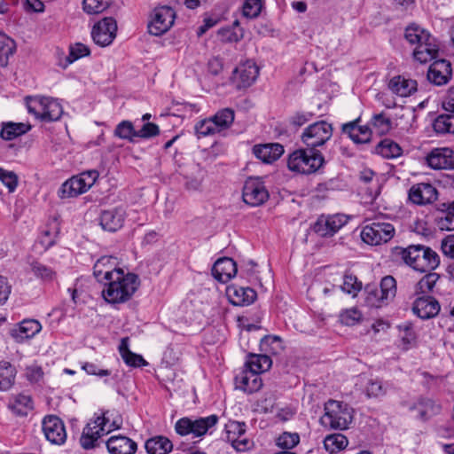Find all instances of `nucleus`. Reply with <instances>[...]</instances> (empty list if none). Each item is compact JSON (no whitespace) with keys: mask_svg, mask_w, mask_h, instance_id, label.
Listing matches in <instances>:
<instances>
[{"mask_svg":"<svg viewBox=\"0 0 454 454\" xmlns=\"http://www.w3.org/2000/svg\"><path fill=\"white\" fill-rule=\"evenodd\" d=\"M390 260L397 264H405L414 270L427 272L440 264L439 254L431 247L417 244L406 247H394L390 249Z\"/></svg>","mask_w":454,"mask_h":454,"instance_id":"f257e3e1","label":"nucleus"},{"mask_svg":"<svg viewBox=\"0 0 454 454\" xmlns=\"http://www.w3.org/2000/svg\"><path fill=\"white\" fill-rule=\"evenodd\" d=\"M102 296L108 303H123L129 301L140 286L137 274L119 269L104 283Z\"/></svg>","mask_w":454,"mask_h":454,"instance_id":"f03ea898","label":"nucleus"},{"mask_svg":"<svg viewBox=\"0 0 454 454\" xmlns=\"http://www.w3.org/2000/svg\"><path fill=\"white\" fill-rule=\"evenodd\" d=\"M404 37L411 44H416L413 57L419 63H427L437 57L439 45L434 37L419 26L415 24L408 26Z\"/></svg>","mask_w":454,"mask_h":454,"instance_id":"7ed1b4c3","label":"nucleus"},{"mask_svg":"<svg viewBox=\"0 0 454 454\" xmlns=\"http://www.w3.org/2000/svg\"><path fill=\"white\" fill-rule=\"evenodd\" d=\"M325 164V158L317 149H298L287 160L288 168L296 173L309 175L317 172Z\"/></svg>","mask_w":454,"mask_h":454,"instance_id":"20e7f679","label":"nucleus"},{"mask_svg":"<svg viewBox=\"0 0 454 454\" xmlns=\"http://www.w3.org/2000/svg\"><path fill=\"white\" fill-rule=\"evenodd\" d=\"M353 420L352 410L347 403L329 400L325 405V414L320 418L321 425L328 429L345 430Z\"/></svg>","mask_w":454,"mask_h":454,"instance_id":"39448f33","label":"nucleus"},{"mask_svg":"<svg viewBox=\"0 0 454 454\" xmlns=\"http://www.w3.org/2000/svg\"><path fill=\"white\" fill-rule=\"evenodd\" d=\"M364 301L372 308H380L387 305L396 294V281L388 275L382 278L380 286L367 284L364 286Z\"/></svg>","mask_w":454,"mask_h":454,"instance_id":"423d86ee","label":"nucleus"},{"mask_svg":"<svg viewBox=\"0 0 454 454\" xmlns=\"http://www.w3.org/2000/svg\"><path fill=\"white\" fill-rule=\"evenodd\" d=\"M98 176L99 174L95 169L83 171L77 176H72L63 183L59 188V198H74L86 192L95 184Z\"/></svg>","mask_w":454,"mask_h":454,"instance_id":"0eeeda50","label":"nucleus"},{"mask_svg":"<svg viewBox=\"0 0 454 454\" xmlns=\"http://www.w3.org/2000/svg\"><path fill=\"white\" fill-rule=\"evenodd\" d=\"M395 234V229L390 223L374 221L366 224L361 231L362 240L370 246H380L390 241Z\"/></svg>","mask_w":454,"mask_h":454,"instance_id":"6e6552de","label":"nucleus"},{"mask_svg":"<svg viewBox=\"0 0 454 454\" xmlns=\"http://www.w3.org/2000/svg\"><path fill=\"white\" fill-rule=\"evenodd\" d=\"M217 422L218 417L214 414L195 419L184 417L176 422L175 429L180 435L192 434L194 437H201L205 435L211 427H215Z\"/></svg>","mask_w":454,"mask_h":454,"instance_id":"1a4fd4ad","label":"nucleus"},{"mask_svg":"<svg viewBox=\"0 0 454 454\" xmlns=\"http://www.w3.org/2000/svg\"><path fill=\"white\" fill-rule=\"evenodd\" d=\"M107 419L104 414H95L82 430L80 438L81 446L85 450L95 448L98 444V439L107 434L112 429L107 427Z\"/></svg>","mask_w":454,"mask_h":454,"instance_id":"9d476101","label":"nucleus"},{"mask_svg":"<svg viewBox=\"0 0 454 454\" xmlns=\"http://www.w3.org/2000/svg\"><path fill=\"white\" fill-rule=\"evenodd\" d=\"M332 136V124L325 121H319L308 126L301 138L308 148L316 149V147L325 145Z\"/></svg>","mask_w":454,"mask_h":454,"instance_id":"9b49d317","label":"nucleus"},{"mask_svg":"<svg viewBox=\"0 0 454 454\" xmlns=\"http://www.w3.org/2000/svg\"><path fill=\"white\" fill-rule=\"evenodd\" d=\"M349 220L345 214L321 215L312 225V231L322 238H330L337 233Z\"/></svg>","mask_w":454,"mask_h":454,"instance_id":"f8f14e48","label":"nucleus"},{"mask_svg":"<svg viewBox=\"0 0 454 454\" xmlns=\"http://www.w3.org/2000/svg\"><path fill=\"white\" fill-rule=\"evenodd\" d=\"M269 192L259 177H249L246 180L243 191V201L251 207H259L269 199Z\"/></svg>","mask_w":454,"mask_h":454,"instance_id":"ddd939ff","label":"nucleus"},{"mask_svg":"<svg viewBox=\"0 0 454 454\" xmlns=\"http://www.w3.org/2000/svg\"><path fill=\"white\" fill-rule=\"evenodd\" d=\"M175 11L169 6H160L154 9L148 31L151 35L159 36L166 33L174 24Z\"/></svg>","mask_w":454,"mask_h":454,"instance_id":"4468645a","label":"nucleus"},{"mask_svg":"<svg viewBox=\"0 0 454 454\" xmlns=\"http://www.w3.org/2000/svg\"><path fill=\"white\" fill-rule=\"evenodd\" d=\"M116 33V20L113 17H105L93 26L91 36L96 44L106 47L113 43Z\"/></svg>","mask_w":454,"mask_h":454,"instance_id":"2eb2a0df","label":"nucleus"},{"mask_svg":"<svg viewBox=\"0 0 454 454\" xmlns=\"http://www.w3.org/2000/svg\"><path fill=\"white\" fill-rule=\"evenodd\" d=\"M43 431L46 439L52 444L61 445L67 440L64 422L57 416L49 415L43 419Z\"/></svg>","mask_w":454,"mask_h":454,"instance_id":"dca6fc26","label":"nucleus"},{"mask_svg":"<svg viewBox=\"0 0 454 454\" xmlns=\"http://www.w3.org/2000/svg\"><path fill=\"white\" fill-rule=\"evenodd\" d=\"M426 161L433 169H452L454 151L449 147L434 148L427 153Z\"/></svg>","mask_w":454,"mask_h":454,"instance_id":"f3484780","label":"nucleus"},{"mask_svg":"<svg viewBox=\"0 0 454 454\" xmlns=\"http://www.w3.org/2000/svg\"><path fill=\"white\" fill-rule=\"evenodd\" d=\"M125 218L126 211L118 207L103 210L99 215L98 222L104 231L115 232L123 226Z\"/></svg>","mask_w":454,"mask_h":454,"instance_id":"a211bd4d","label":"nucleus"},{"mask_svg":"<svg viewBox=\"0 0 454 454\" xmlns=\"http://www.w3.org/2000/svg\"><path fill=\"white\" fill-rule=\"evenodd\" d=\"M452 75L451 64L446 59L434 60L427 71V80L436 85L442 86L449 82Z\"/></svg>","mask_w":454,"mask_h":454,"instance_id":"6ab92c4d","label":"nucleus"},{"mask_svg":"<svg viewBox=\"0 0 454 454\" xmlns=\"http://www.w3.org/2000/svg\"><path fill=\"white\" fill-rule=\"evenodd\" d=\"M8 410L15 417H27L35 408L34 400L30 395L19 393L12 395L7 403Z\"/></svg>","mask_w":454,"mask_h":454,"instance_id":"aec40b11","label":"nucleus"},{"mask_svg":"<svg viewBox=\"0 0 454 454\" xmlns=\"http://www.w3.org/2000/svg\"><path fill=\"white\" fill-rule=\"evenodd\" d=\"M437 190L428 183L416 184L409 191V199L417 205L431 204L437 200Z\"/></svg>","mask_w":454,"mask_h":454,"instance_id":"412c9836","label":"nucleus"},{"mask_svg":"<svg viewBox=\"0 0 454 454\" xmlns=\"http://www.w3.org/2000/svg\"><path fill=\"white\" fill-rule=\"evenodd\" d=\"M234 381L237 389L247 394L257 392L262 387L261 376L247 367L235 376Z\"/></svg>","mask_w":454,"mask_h":454,"instance_id":"4be33fe9","label":"nucleus"},{"mask_svg":"<svg viewBox=\"0 0 454 454\" xmlns=\"http://www.w3.org/2000/svg\"><path fill=\"white\" fill-rule=\"evenodd\" d=\"M408 409L411 411H417L416 419L426 422L440 412L441 406L431 398L420 396L411 403Z\"/></svg>","mask_w":454,"mask_h":454,"instance_id":"5701e85b","label":"nucleus"},{"mask_svg":"<svg viewBox=\"0 0 454 454\" xmlns=\"http://www.w3.org/2000/svg\"><path fill=\"white\" fill-rule=\"evenodd\" d=\"M259 75V68L255 63L246 61L234 70V80L239 90L251 86Z\"/></svg>","mask_w":454,"mask_h":454,"instance_id":"b1692460","label":"nucleus"},{"mask_svg":"<svg viewBox=\"0 0 454 454\" xmlns=\"http://www.w3.org/2000/svg\"><path fill=\"white\" fill-rule=\"evenodd\" d=\"M440 304L433 296L424 295L418 297L412 305V311L421 319L434 317L440 312Z\"/></svg>","mask_w":454,"mask_h":454,"instance_id":"393cba45","label":"nucleus"},{"mask_svg":"<svg viewBox=\"0 0 454 454\" xmlns=\"http://www.w3.org/2000/svg\"><path fill=\"white\" fill-rule=\"evenodd\" d=\"M41 108L40 119L43 121H56L63 114V108L60 103L52 98L41 97L34 101Z\"/></svg>","mask_w":454,"mask_h":454,"instance_id":"a878e982","label":"nucleus"},{"mask_svg":"<svg viewBox=\"0 0 454 454\" xmlns=\"http://www.w3.org/2000/svg\"><path fill=\"white\" fill-rule=\"evenodd\" d=\"M227 297L234 306H247L252 304L256 297V292L250 287L229 286L226 288Z\"/></svg>","mask_w":454,"mask_h":454,"instance_id":"bb28decb","label":"nucleus"},{"mask_svg":"<svg viewBox=\"0 0 454 454\" xmlns=\"http://www.w3.org/2000/svg\"><path fill=\"white\" fill-rule=\"evenodd\" d=\"M359 121L360 118H357L353 121L342 124L341 131L356 144L369 143L372 138V130L366 125H358Z\"/></svg>","mask_w":454,"mask_h":454,"instance_id":"cd10ccee","label":"nucleus"},{"mask_svg":"<svg viewBox=\"0 0 454 454\" xmlns=\"http://www.w3.org/2000/svg\"><path fill=\"white\" fill-rule=\"evenodd\" d=\"M237 264L229 257L218 259L213 265L212 275L222 283H227L237 274Z\"/></svg>","mask_w":454,"mask_h":454,"instance_id":"c85d7f7f","label":"nucleus"},{"mask_svg":"<svg viewBox=\"0 0 454 454\" xmlns=\"http://www.w3.org/2000/svg\"><path fill=\"white\" fill-rule=\"evenodd\" d=\"M42 329L39 321L35 319H24L19 325L11 331L12 337L21 343L26 340L33 338Z\"/></svg>","mask_w":454,"mask_h":454,"instance_id":"c756f323","label":"nucleus"},{"mask_svg":"<svg viewBox=\"0 0 454 454\" xmlns=\"http://www.w3.org/2000/svg\"><path fill=\"white\" fill-rule=\"evenodd\" d=\"M255 157L264 163H272L284 153V146L278 143L256 145L253 147Z\"/></svg>","mask_w":454,"mask_h":454,"instance_id":"7c9ffc66","label":"nucleus"},{"mask_svg":"<svg viewBox=\"0 0 454 454\" xmlns=\"http://www.w3.org/2000/svg\"><path fill=\"white\" fill-rule=\"evenodd\" d=\"M106 447L111 454H134L137 444L124 435H114L106 442Z\"/></svg>","mask_w":454,"mask_h":454,"instance_id":"2f4dec72","label":"nucleus"},{"mask_svg":"<svg viewBox=\"0 0 454 454\" xmlns=\"http://www.w3.org/2000/svg\"><path fill=\"white\" fill-rule=\"evenodd\" d=\"M116 258L113 256L100 257L93 267V275L98 282L104 283L106 279L111 278V276L120 268L115 267Z\"/></svg>","mask_w":454,"mask_h":454,"instance_id":"473e14b6","label":"nucleus"},{"mask_svg":"<svg viewBox=\"0 0 454 454\" xmlns=\"http://www.w3.org/2000/svg\"><path fill=\"white\" fill-rule=\"evenodd\" d=\"M415 80L403 75L394 76L388 82L389 90L399 97H408L417 90Z\"/></svg>","mask_w":454,"mask_h":454,"instance_id":"72a5a7b5","label":"nucleus"},{"mask_svg":"<svg viewBox=\"0 0 454 454\" xmlns=\"http://www.w3.org/2000/svg\"><path fill=\"white\" fill-rule=\"evenodd\" d=\"M32 129L29 123L24 122H3L0 130V137L5 141H12L18 137L27 133Z\"/></svg>","mask_w":454,"mask_h":454,"instance_id":"f704fd0d","label":"nucleus"},{"mask_svg":"<svg viewBox=\"0 0 454 454\" xmlns=\"http://www.w3.org/2000/svg\"><path fill=\"white\" fill-rule=\"evenodd\" d=\"M272 364V360L269 355L266 354H254L250 353L247 356L245 367L251 370L253 372L260 375L261 373L268 371Z\"/></svg>","mask_w":454,"mask_h":454,"instance_id":"c9c22d12","label":"nucleus"},{"mask_svg":"<svg viewBox=\"0 0 454 454\" xmlns=\"http://www.w3.org/2000/svg\"><path fill=\"white\" fill-rule=\"evenodd\" d=\"M148 454H168L173 449L172 442L162 435L153 436L145 443Z\"/></svg>","mask_w":454,"mask_h":454,"instance_id":"e433bc0d","label":"nucleus"},{"mask_svg":"<svg viewBox=\"0 0 454 454\" xmlns=\"http://www.w3.org/2000/svg\"><path fill=\"white\" fill-rule=\"evenodd\" d=\"M17 370L8 361H0V391H8L15 383Z\"/></svg>","mask_w":454,"mask_h":454,"instance_id":"4c0bfd02","label":"nucleus"},{"mask_svg":"<svg viewBox=\"0 0 454 454\" xmlns=\"http://www.w3.org/2000/svg\"><path fill=\"white\" fill-rule=\"evenodd\" d=\"M375 153L386 159H394L402 155L403 149L395 141L385 138L375 147Z\"/></svg>","mask_w":454,"mask_h":454,"instance_id":"58836bf2","label":"nucleus"},{"mask_svg":"<svg viewBox=\"0 0 454 454\" xmlns=\"http://www.w3.org/2000/svg\"><path fill=\"white\" fill-rule=\"evenodd\" d=\"M120 354L125 362V364L130 367H142L147 365V362L144 359L141 355L133 353L128 348L126 339L121 340V343L119 347Z\"/></svg>","mask_w":454,"mask_h":454,"instance_id":"ea45409f","label":"nucleus"},{"mask_svg":"<svg viewBox=\"0 0 454 454\" xmlns=\"http://www.w3.org/2000/svg\"><path fill=\"white\" fill-rule=\"evenodd\" d=\"M284 349L283 340L277 335H266L260 342V350L266 355H278Z\"/></svg>","mask_w":454,"mask_h":454,"instance_id":"a19ab883","label":"nucleus"},{"mask_svg":"<svg viewBox=\"0 0 454 454\" xmlns=\"http://www.w3.org/2000/svg\"><path fill=\"white\" fill-rule=\"evenodd\" d=\"M235 113L231 108H223L215 113L211 117L215 126L217 128V131L229 129L234 121Z\"/></svg>","mask_w":454,"mask_h":454,"instance_id":"79ce46f5","label":"nucleus"},{"mask_svg":"<svg viewBox=\"0 0 454 454\" xmlns=\"http://www.w3.org/2000/svg\"><path fill=\"white\" fill-rule=\"evenodd\" d=\"M16 43L14 40L4 33H0V66L6 67L9 58L14 54Z\"/></svg>","mask_w":454,"mask_h":454,"instance_id":"37998d69","label":"nucleus"},{"mask_svg":"<svg viewBox=\"0 0 454 454\" xmlns=\"http://www.w3.org/2000/svg\"><path fill=\"white\" fill-rule=\"evenodd\" d=\"M348 443V438L342 434H333L327 435L324 440L325 450L331 453L344 450Z\"/></svg>","mask_w":454,"mask_h":454,"instance_id":"c03bdc74","label":"nucleus"},{"mask_svg":"<svg viewBox=\"0 0 454 454\" xmlns=\"http://www.w3.org/2000/svg\"><path fill=\"white\" fill-rule=\"evenodd\" d=\"M114 134L115 137L128 140L129 142H136L137 131L135 129L134 125L129 121H121L115 128Z\"/></svg>","mask_w":454,"mask_h":454,"instance_id":"a18cd8bd","label":"nucleus"},{"mask_svg":"<svg viewBox=\"0 0 454 454\" xmlns=\"http://www.w3.org/2000/svg\"><path fill=\"white\" fill-rule=\"evenodd\" d=\"M30 267L34 275L44 282H51L57 277L56 271L38 261H33Z\"/></svg>","mask_w":454,"mask_h":454,"instance_id":"49530a36","label":"nucleus"},{"mask_svg":"<svg viewBox=\"0 0 454 454\" xmlns=\"http://www.w3.org/2000/svg\"><path fill=\"white\" fill-rule=\"evenodd\" d=\"M362 282L349 271H346L343 276V284L340 288L343 292L351 294L352 297H356L357 294L362 290Z\"/></svg>","mask_w":454,"mask_h":454,"instance_id":"de8ad7c7","label":"nucleus"},{"mask_svg":"<svg viewBox=\"0 0 454 454\" xmlns=\"http://www.w3.org/2000/svg\"><path fill=\"white\" fill-rule=\"evenodd\" d=\"M416 285L417 294H428L434 291V288L440 278V275L435 272L427 271Z\"/></svg>","mask_w":454,"mask_h":454,"instance_id":"09e8293b","label":"nucleus"},{"mask_svg":"<svg viewBox=\"0 0 454 454\" xmlns=\"http://www.w3.org/2000/svg\"><path fill=\"white\" fill-rule=\"evenodd\" d=\"M114 0H82V9L90 15L99 14L107 10Z\"/></svg>","mask_w":454,"mask_h":454,"instance_id":"8fccbe9b","label":"nucleus"},{"mask_svg":"<svg viewBox=\"0 0 454 454\" xmlns=\"http://www.w3.org/2000/svg\"><path fill=\"white\" fill-rule=\"evenodd\" d=\"M218 37L223 43H238L244 37V29L235 27L220 28L217 31Z\"/></svg>","mask_w":454,"mask_h":454,"instance_id":"3c124183","label":"nucleus"},{"mask_svg":"<svg viewBox=\"0 0 454 454\" xmlns=\"http://www.w3.org/2000/svg\"><path fill=\"white\" fill-rule=\"evenodd\" d=\"M436 133H452L454 134V115L441 114L433 123Z\"/></svg>","mask_w":454,"mask_h":454,"instance_id":"603ef678","label":"nucleus"},{"mask_svg":"<svg viewBox=\"0 0 454 454\" xmlns=\"http://www.w3.org/2000/svg\"><path fill=\"white\" fill-rule=\"evenodd\" d=\"M388 385L380 379H371L366 387L365 393L368 397H380L387 394Z\"/></svg>","mask_w":454,"mask_h":454,"instance_id":"864d4df0","label":"nucleus"},{"mask_svg":"<svg viewBox=\"0 0 454 454\" xmlns=\"http://www.w3.org/2000/svg\"><path fill=\"white\" fill-rule=\"evenodd\" d=\"M262 0H245L242 5V14L247 19H256L262 9Z\"/></svg>","mask_w":454,"mask_h":454,"instance_id":"5fc2aeb1","label":"nucleus"},{"mask_svg":"<svg viewBox=\"0 0 454 454\" xmlns=\"http://www.w3.org/2000/svg\"><path fill=\"white\" fill-rule=\"evenodd\" d=\"M246 424L239 421H230L225 426L226 440L230 443L238 437H242V434H246Z\"/></svg>","mask_w":454,"mask_h":454,"instance_id":"6e6d98bb","label":"nucleus"},{"mask_svg":"<svg viewBox=\"0 0 454 454\" xmlns=\"http://www.w3.org/2000/svg\"><path fill=\"white\" fill-rule=\"evenodd\" d=\"M300 442V435L297 433L284 432L277 439V445L284 450H291Z\"/></svg>","mask_w":454,"mask_h":454,"instance_id":"4d7b16f0","label":"nucleus"},{"mask_svg":"<svg viewBox=\"0 0 454 454\" xmlns=\"http://www.w3.org/2000/svg\"><path fill=\"white\" fill-rule=\"evenodd\" d=\"M340 322L345 325H355L362 320V313L356 308L344 309L340 314Z\"/></svg>","mask_w":454,"mask_h":454,"instance_id":"13d9d810","label":"nucleus"},{"mask_svg":"<svg viewBox=\"0 0 454 454\" xmlns=\"http://www.w3.org/2000/svg\"><path fill=\"white\" fill-rule=\"evenodd\" d=\"M194 129L199 138L201 137L211 136L218 133L217 128L215 126L211 118L205 119L197 122Z\"/></svg>","mask_w":454,"mask_h":454,"instance_id":"bf43d9fd","label":"nucleus"},{"mask_svg":"<svg viewBox=\"0 0 454 454\" xmlns=\"http://www.w3.org/2000/svg\"><path fill=\"white\" fill-rule=\"evenodd\" d=\"M90 51L87 45L81 43H77L74 45H70L69 54L67 57V61L69 64H71L74 61H75L82 57L90 55Z\"/></svg>","mask_w":454,"mask_h":454,"instance_id":"052dcab7","label":"nucleus"},{"mask_svg":"<svg viewBox=\"0 0 454 454\" xmlns=\"http://www.w3.org/2000/svg\"><path fill=\"white\" fill-rule=\"evenodd\" d=\"M371 124L380 134H386L391 129V120L386 117L383 113L374 114L371 120Z\"/></svg>","mask_w":454,"mask_h":454,"instance_id":"680f3d73","label":"nucleus"},{"mask_svg":"<svg viewBox=\"0 0 454 454\" xmlns=\"http://www.w3.org/2000/svg\"><path fill=\"white\" fill-rule=\"evenodd\" d=\"M0 180L8 188L10 192H14L18 185L17 175L2 168H0Z\"/></svg>","mask_w":454,"mask_h":454,"instance_id":"e2e57ef3","label":"nucleus"},{"mask_svg":"<svg viewBox=\"0 0 454 454\" xmlns=\"http://www.w3.org/2000/svg\"><path fill=\"white\" fill-rule=\"evenodd\" d=\"M137 137L142 139H149L160 134V128L153 122L145 123L139 130H137Z\"/></svg>","mask_w":454,"mask_h":454,"instance_id":"0e129e2a","label":"nucleus"},{"mask_svg":"<svg viewBox=\"0 0 454 454\" xmlns=\"http://www.w3.org/2000/svg\"><path fill=\"white\" fill-rule=\"evenodd\" d=\"M401 332V340L404 348H408L410 345L415 342L416 333L411 325L399 326Z\"/></svg>","mask_w":454,"mask_h":454,"instance_id":"69168bd1","label":"nucleus"},{"mask_svg":"<svg viewBox=\"0 0 454 454\" xmlns=\"http://www.w3.org/2000/svg\"><path fill=\"white\" fill-rule=\"evenodd\" d=\"M441 249L444 255L454 259V235L446 236L441 242Z\"/></svg>","mask_w":454,"mask_h":454,"instance_id":"338daca9","label":"nucleus"},{"mask_svg":"<svg viewBox=\"0 0 454 454\" xmlns=\"http://www.w3.org/2000/svg\"><path fill=\"white\" fill-rule=\"evenodd\" d=\"M442 106L446 112L454 113V86L446 91L442 100Z\"/></svg>","mask_w":454,"mask_h":454,"instance_id":"774afa93","label":"nucleus"}]
</instances>
